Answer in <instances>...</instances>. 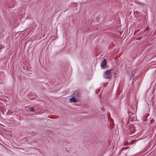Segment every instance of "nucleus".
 Listing matches in <instances>:
<instances>
[{
    "label": "nucleus",
    "instance_id": "f257e3e1",
    "mask_svg": "<svg viewBox=\"0 0 156 156\" xmlns=\"http://www.w3.org/2000/svg\"><path fill=\"white\" fill-rule=\"evenodd\" d=\"M113 69L108 70L105 71L104 74V77L106 79H110L112 77V74Z\"/></svg>",
    "mask_w": 156,
    "mask_h": 156
},
{
    "label": "nucleus",
    "instance_id": "f03ea898",
    "mask_svg": "<svg viewBox=\"0 0 156 156\" xmlns=\"http://www.w3.org/2000/svg\"><path fill=\"white\" fill-rule=\"evenodd\" d=\"M107 62L105 59L101 62V67H103L105 66L106 65Z\"/></svg>",
    "mask_w": 156,
    "mask_h": 156
},
{
    "label": "nucleus",
    "instance_id": "7ed1b4c3",
    "mask_svg": "<svg viewBox=\"0 0 156 156\" xmlns=\"http://www.w3.org/2000/svg\"><path fill=\"white\" fill-rule=\"evenodd\" d=\"M78 100V99L76 98L75 97H73L72 98L70 99V102H76Z\"/></svg>",
    "mask_w": 156,
    "mask_h": 156
},
{
    "label": "nucleus",
    "instance_id": "20e7f679",
    "mask_svg": "<svg viewBox=\"0 0 156 156\" xmlns=\"http://www.w3.org/2000/svg\"><path fill=\"white\" fill-rule=\"evenodd\" d=\"M29 110L31 112H34L35 111L34 108L33 107H29L28 108Z\"/></svg>",
    "mask_w": 156,
    "mask_h": 156
},
{
    "label": "nucleus",
    "instance_id": "39448f33",
    "mask_svg": "<svg viewBox=\"0 0 156 156\" xmlns=\"http://www.w3.org/2000/svg\"><path fill=\"white\" fill-rule=\"evenodd\" d=\"M4 48V46L1 44H0V50Z\"/></svg>",
    "mask_w": 156,
    "mask_h": 156
},
{
    "label": "nucleus",
    "instance_id": "423d86ee",
    "mask_svg": "<svg viewBox=\"0 0 156 156\" xmlns=\"http://www.w3.org/2000/svg\"><path fill=\"white\" fill-rule=\"evenodd\" d=\"M132 74L133 76H134V72H133V71L132 72Z\"/></svg>",
    "mask_w": 156,
    "mask_h": 156
}]
</instances>
